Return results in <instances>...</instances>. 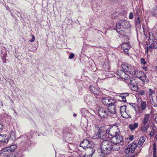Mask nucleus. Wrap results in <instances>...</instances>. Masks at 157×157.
Returning <instances> with one entry per match:
<instances>
[{"mask_svg": "<svg viewBox=\"0 0 157 157\" xmlns=\"http://www.w3.org/2000/svg\"><path fill=\"white\" fill-rule=\"evenodd\" d=\"M111 143L107 140L103 141L101 145V153L104 154H107L109 153L111 149Z\"/></svg>", "mask_w": 157, "mask_h": 157, "instance_id": "f257e3e1", "label": "nucleus"}, {"mask_svg": "<svg viewBox=\"0 0 157 157\" xmlns=\"http://www.w3.org/2000/svg\"><path fill=\"white\" fill-rule=\"evenodd\" d=\"M150 114H145L142 120V123L141 124V130L142 131L146 132L149 128L150 124H149L150 118Z\"/></svg>", "mask_w": 157, "mask_h": 157, "instance_id": "f03ea898", "label": "nucleus"}, {"mask_svg": "<svg viewBox=\"0 0 157 157\" xmlns=\"http://www.w3.org/2000/svg\"><path fill=\"white\" fill-rule=\"evenodd\" d=\"M118 127L117 126H114L107 129V133L112 136L118 135L119 133Z\"/></svg>", "mask_w": 157, "mask_h": 157, "instance_id": "7ed1b4c3", "label": "nucleus"}, {"mask_svg": "<svg viewBox=\"0 0 157 157\" xmlns=\"http://www.w3.org/2000/svg\"><path fill=\"white\" fill-rule=\"evenodd\" d=\"M123 140V138L121 136L117 135L113 136L110 139V141L113 144H119L121 143Z\"/></svg>", "mask_w": 157, "mask_h": 157, "instance_id": "20e7f679", "label": "nucleus"}, {"mask_svg": "<svg viewBox=\"0 0 157 157\" xmlns=\"http://www.w3.org/2000/svg\"><path fill=\"white\" fill-rule=\"evenodd\" d=\"M99 115L101 117L107 118L109 115L105 108L101 107L98 110Z\"/></svg>", "mask_w": 157, "mask_h": 157, "instance_id": "39448f33", "label": "nucleus"}, {"mask_svg": "<svg viewBox=\"0 0 157 157\" xmlns=\"http://www.w3.org/2000/svg\"><path fill=\"white\" fill-rule=\"evenodd\" d=\"M79 146L82 147L84 149H88L91 147V142L87 139H85L82 141L81 142Z\"/></svg>", "mask_w": 157, "mask_h": 157, "instance_id": "423d86ee", "label": "nucleus"}, {"mask_svg": "<svg viewBox=\"0 0 157 157\" xmlns=\"http://www.w3.org/2000/svg\"><path fill=\"white\" fill-rule=\"evenodd\" d=\"M102 102L105 105H111L113 104L114 102L113 100L109 98L104 97L102 100Z\"/></svg>", "mask_w": 157, "mask_h": 157, "instance_id": "0eeeda50", "label": "nucleus"}, {"mask_svg": "<svg viewBox=\"0 0 157 157\" xmlns=\"http://www.w3.org/2000/svg\"><path fill=\"white\" fill-rule=\"evenodd\" d=\"M107 130L106 131L104 130H100L98 137L101 139H106L107 140Z\"/></svg>", "mask_w": 157, "mask_h": 157, "instance_id": "6e6552de", "label": "nucleus"}, {"mask_svg": "<svg viewBox=\"0 0 157 157\" xmlns=\"http://www.w3.org/2000/svg\"><path fill=\"white\" fill-rule=\"evenodd\" d=\"M117 106L113 104L109 105L107 108L109 112L111 114H116L117 113Z\"/></svg>", "mask_w": 157, "mask_h": 157, "instance_id": "1a4fd4ad", "label": "nucleus"}, {"mask_svg": "<svg viewBox=\"0 0 157 157\" xmlns=\"http://www.w3.org/2000/svg\"><path fill=\"white\" fill-rule=\"evenodd\" d=\"M116 29L117 32L120 34L123 35L124 32L123 31V28L122 27L120 21L116 25Z\"/></svg>", "mask_w": 157, "mask_h": 157, "instance_id": "9d476101", "label": "nucleus"}, {"mask_svg": "<svg viewBox=\"0 0 157 157\" xmlns=\"http://www.w3.org/2000/svg\"><path fill=\"white\" fill-rule=\"evenodd\" d=\"M129 81H130V86L131 90L136 91H137L138 89L137 84L134 81L131 80L130 79L129 80Z\"/></svg>", "mask_w": 157, "mask_h": 157, "instance_id": "9b49d317", "label": "nucleus"}, {"mask_svg": "<svg viewBox=\"0 0 157 157\" xmlns=\"http://www.w3.org/2000/svg\"><path fill=\"white\" fill-rule=\"evenodd\" d=\"M0 141L3 144H6L8 141V137L6 134H0Z\"/></svg>", "mask_w": 157, "mask_h": 157, "instance_id": "f8f14e48", "label": "nucleus"}, {"mask_svg": "<svg viewBox=\"0 0 157 157\" xmlns=\"http://www.w3.org/2000/svg\"><path fill=\"white\" fill-rule=\"evenodd\" d=\"M120 21L123 29H127L131 27L130 24L126 20L121 21Z\"/></svg>", "mask_w": 157, "mask_h": 157, "instance_id": "ddd939ff", "label": "nucleus"}, {"mask_svg": "<svg viewBox=\"0 0 157 157\" xmlns=\"http://www.w3.org/2000/svg\"><path fill=\"white\" fill-rule=\"evenodd\" d=\"M95 151V150L93 149L92 147L87 149V151L85 155V157H92Z\"/></svg>", "mask_w": 157, "mask_h": 157, "instance_id": "4468645a", "label": "nucleus"}, {"mask_svg": "<svg viewBox=\"0 0 157 157\" xmlns=\"http://www.w3.org/2000/svg\"><path fill=\"white\" fill-rule=\"evenodd\" d=\"M137 147L136 144L134 142L132 143L131 144H129L127 147L131 152L133 153L134 152L135 149Z\"/></svg>", "mask_w": 157, "mask_h": 157, "instance_id": "2eb2a0df", "label": "nucleus"}, {"mask_svg": "<svg viewBox=\"0 0 157 157\" xmlns=\"http://www.w3.org/2000/svg\"><path fill=\"white\" fill-rule=\"evenodd\" d=\"M138 72L137 69L133 67H132L131 71H129V74L130 75H134L136 77H138Z\"/></svg>", "mask_w": 157, "mask_h": 157, "instance_id": "dca6fc26", "label": "nucleus"}, {"mask_svg": "<svg viewBox=\"0 0 157 157\" xmlns=\"http://www.w3.org/2000/svg\"><path fill=\"white\" fill-rule=\"evenodd\" d=\"M139 78L142 81L144 84L147 83L149 81L146 75L144 73L143 74L142 76H140Z\"/></svg>", "mask_w": 157, "mask_h": 157, "instance_id": "f3484780", "label": "nucleus"}, {"mask_svg": "<svg viewBox=\"0 0 157 157\" xmlns=\"http://www.w3.org/2000/svg\"><path fill=\"white\" fill-rule=\"evenodd\" d=\"M117 144H114L113 145H111V151H118L120 149L119 146Z\"/></svg>", "mask_w": 157, "mask_h": 157, "instance_id": "a211bd4d", "label": "nucleus"}, {"mask_svg": "<svg viewBox=\"0 0 157 157\" xmlns=\"http://www.w3.org/2000/svg\"><path fill=\"white\" fill-rule=\"evenodd\" d=\"M145 140V138L143 136H141L139 141L138 145L139 147H141L144 144Z\"/></svg>", "mask_w": 157, "mask_h": 157, "instance_id": "6ab92c4d", "label": "nucleus"}, {"mask_svg": "<svg viewBox=\"0 0 157 157\" xmlns=\"http://www.w3.org/2000/svg\"><path fill=\"white\" fill-rule=\"evenodd\" d=\"M121 67L123 70L126 72L127 71H128V68L130 67H131V65L125 64H122Z\"/></svg>", "mask_w": 157, "mask_h": 157, "instance_id": "aec40b11", "label": "nucleus"}, {"mask_svg": "<svg viewBox=\"0 0 157 157\" xmlns=\"http://www.w3.org/2000/svg\"><path fill=\"white\" fill-rule=\"evenodd\" d=\"M117 75L120 77L124 78V76L125 73L124 71L121 70H118L117 72Z\"/></svg>", "mask_w": 157, "mask_h": 157, "instance_id": "412c9836", "label": "nucleus"}, {"mask_svg": "<svg viewBox=\"0 0 157 157\" xmlns=\"http://www.w3.org/2000/svg\"><path fill=\"white\" fill-rule=\"evenodd\" d=\"M90 90L92 93L94 94H97L99 93V91L98 89L94 87L90 86Z\"/></svg>", "mask_w": 157, "mask_h": 157, "instance_id": "4be33fe9", "label": "nucleus"}, {"mask_svg": "<svg viewBox=\"0 0 157 157\" xmlns=\"http://www.w3.org/2000/svg\"><path fill=\"white\" fill-rule=\"evenodd\" d=\"M131 47V46L129 42H124L122 43L121 45V48H130Z\"/></svg>", "mask_w": 157, "mask_h": 157, "instance_id": "5701e85b", "label": "nucleus"}, {"mask_svg": "<svg viewBox=\"0 0 157 157\" xmlns=\"http://www.w3.org/2000/svg\"><path fill=\"white\" fill-rule=\"evenodd\" d=\"M138 126V124L137 123H134L133 124H130L129 125V127L131 130H133L136 128Z\"/></svg>", "mask_w": 157, "mask_h": 157, "instance_id": "b1692460", "label": "nucleus"}, {"mask_svg": "<svg viewBox=\"0 0 157 157\" xmlns=\"http://www.w3.org/2000/svg\"><path fill=\"white\" fill-rule=\"evenodd\" d=\"M129 95L128 93H124L120 95V97H121L123 101L125 102L126 101V97Z\"/></svg>", "mask_w": 157, "mask_h": 157, "instance_id": "393cba45", "label": "nucleus"}, {"mask_svg": "<svg viewBox=\"0 0 157 157\" xmlns=\"http://www.w3.org/2000/svg\"><path fill=\"white\" fill-rule=\"evenodd\" d=\"M10 137L13 140H16L15 133L13 131H11L10 134Z\"/></svg>", "mask_w": 157, "mask_h": 157, "instance_id": "a878e982", "label": "nucleus"}, {"mask_svg": "<svg viewBox=\"0 0 157 157\" xmlns=\"http://www.w3.org/2000/svg\"><path fill=\"white\" fill-rule=\"evenodd\" d=\"M151 103L152 105L153 106L155 107L157 106V99H153V98H152L150 99Z\"/></svg>", "mask_w": 157, "mask_h": 157, "instance_id": "bb28decb", "label": "nucleus"}, {"mask_svg": "<svg viewBox=\"0 0 157 157\" xmlns=\"http://www.w3.org/2000/svg\"><path fill=\"white\" fill-rule=\"evenodd\" d=\"M149 95L150 99L153 98L152 95L155 94L154 91L151 89H149L148 90Z\"/></svg>", "mask_w": 157, "mask_h": 157, "instance_id": "cd10ccee", "label": "nucleus"}, {"mask_svg": "<svg viewBox=\"0 0 157 157\" xmlns=\"http://www.w3.org/2000/svg\"><path fill=\"white\" fill-rule=\"evenodd\" d=\"M121 116L124 118H131L130 116L127 114L126 112L121 113Z\"/></svg>", "mask_w": 157, "mask_h": 157, "instance_id": "c85d7f7f", "label": "nucleus"}, {"mask_svg": "<svg viewBox=\"0 0 157 157\" xmlns=\"http://www.w3.org/2000/svg\"><path fill=\"white\" fill-rule=\"evenodd\" d=\"M10 151V147L4 148L1 151V152L3 153L4 152H7Z\"/></svg>", "mask_w": 157, "mask_h": 157, "instance_id": "c756f323", "label": "nucleus"}, {"mask_svg": "<svg viewBox=\"0 0 157 157\" xmlns=\"http://www.w3.org/2000/svg\"><path fill=\"white\" fill-rule=\"evenodd\" d=\"M146 107V103L144 101H142L141 103L140 107L142 110H144Z\"/></svg>", "mask_w": 157, "mask_h": 157, "instance_id": "7c9ffc66", "label": "nucleus"}, {"mask_svg": "<svg viewBox=\"0 0 157 157\" xmlns=\"http://www.w3.org/2000/svg\"><path fill=\"white\" fill-rule=\"evenodd\" d=\"M10 151H14L17 148V146L16 145H13L10 147Z\"/></svg>", "mask_w": 157, "mask_h": 157, "instance_id": "2f4dec72", "label": "nucleus"}, {"mask_svg": "<svg viewBox=\"0 0 157 157\" xmlns=\"http://www.w3.org/2000/svg\"><path fill=\"white\" fill-rule=\"evenodd\" d=\"M126 107L125 105L121 106L120 109V113H122L126 112Z\"/></svg>", "mask_w": 157, "mask_h": 157, "instance_id": "473e14b6", "label": "nucleus"}, {"mask_svg": "<svg viewBox=\"0 0 157 157\" xmlns=\"http://www.w3.org/2000/svg\"><path fill=\"white\" fill-rule=\"evenodd\" d=\"M135 23L136 25H140V21L139 17H138L137 18L135 19Z\"/></svg>", "mask_w": 157, "mask_h": 157, "instance_id": "72a5a7b5", "label": "nucleus"}, {"mask_svg": "<svg viewBox=\"0 0 157 157\" xmlns=\"http://www.w3.org/2000/svg\"><path fill=\"white\" fill-rule=\"evenodd\" d=\"M149 39L150 40H153V36L152 33L151 32L149 33Z\"/></svg>", "mask_w": 157, "mask_h": 157, "instance_id": "f704fd0d", "label": "nucleus"}, {"mask_svg": "<svg viewBox=\"0 0 157 157\" xmlns=\"http://www.w3.org/2000/svg\"><path fill=\"white\" fill-rule=\"evenodd\" d=\"M152 47L155 49L157 48V41L154 42L152 44Z\"/></svg>", "mask_w": 157, "mask_h": 157, "instance_id": "c9c22d12", "label": "nucleus"}, {"mask_svg": "<svg viewBox=\"0 0 157 157\" xmlns=\"http://www.w3.org/2000/svg\"><path fill=\"white\" fill-rule=\"evenodd\" d=\"M138 94L140 95H144L145 94V93L144 91L141 90L138 92Z\"/></svg>", "mask_w": 157, "mask_h": 157, "instance_id": "e433bc0d", "label": "nucleus"}, {"mask_svg": "<svg viewBox=\"0 0 157 157\" xmlns=\"http://www.w3.org/2000/svg\"><path fill=\"white\" fill-rule=\"evenodd\" d=\"M155 143L154 144L153 146V154H156V147L155 146Z\"/></svg>", "mask_w": 157, "mask_h": 157, "instance_id": "4c0bfd02", "label": "nucleus"}, {"mask_svg": "<svg viewBox=\"0 0 157 157\" xmlns=\"http://www.w3.org/2000/svg\"><path fill=\"white\" fill-rule=\"evenodd\" d=\"M141 64L143 65L144 66L145 65L146 63V62L145 61V59H141Z\"/></svg>", "mask_w": 157, "mask_h": 157, "instance_id": "58836bf2", "label": "nucleus"}, {"mask_svg": "<svg viewBox=\"0 0 157 157\" xmlns=\"http://www.w3.org/2000/svg\"><path fill=\"white\" fill-rule=\"evenodd\" d=\"M133 17V13L132 12H131L129 13V18L130 19H132Z\"/></svg>", "mask_w": 157, "mask_h": 157, "instance_id": "ea45409f", "label": "nucleus"}, {"mask_svg": "<svg viewBox=\"0 0 157 157\" xmlns=\"http://www.w3.org/2000/svg\"><path fill=\"white\" fill-rule=\"evenodd\" d=\"M130 48H122L123 50H124V52L126 54H127L128 52V49H129Z\"/></svg>", "mask_w": 157, "mask_h": 157, "instance_id": "a19ab883", "label": "nucleus"}, {"mask_svg": "<svg viewBox=\"0 0 157 157\" xmlns=\"http://www.w3.org/2000/svg\"><path fill=\"white\" fill-rule=\"evenodd\" d=\"M75 54L73 53H71L69 56V58L70 59H71L74 58Z\"/></svg>", "mask_w": 157, "mask_h": 157, "instance_id": "79ce46f5", "label": "nucleus"}, {"mask_svg": "<svg viewBox=\"0 0 157 157\" xmlns=\"http://www.w3.org/2000/svg\"><path fill=\"white\" fill-rule=\"evenodd\" d=\"M152 47L151 46H150L149 47L147 48V52L148 51H149L151 52L152 51Z\"/></svg>", "mask_w": 157, "mask_h": 157, "instance_id": "37998d69", "label": "nucleus"}, {"mask_svg": "<svg viewBox=\"0 0 157 157\" xmlns=\"http://www.w3.org/2000/svg\"><path fill=\"white\" fill-rule=\"evenodd\" d=\"M31 36H32V39L31 40H29V41L30 42H33L34 41L35 39V37H34V36H33V35H32Z\"/></svg>", "mask_w": 157, "mask_h": 157, "instance_id": "c03bdc74", "label": "nucleus"}, {"mask_svg": "<svg viewBox=\"0 0 157 157\" xmlns=\"http://www.w3.org/2000/svg\"><path fill=\"white\" fill-rule=\"evenodd\" d=\"M129 152H130V151H129V149H128V147H127L124 150V152L126 154L128 153Z\"/></svg>", "mask_w": 157, "mask_h": 157, "instance_id": "a18cd8bd", "label": "nucleus"}, {"mask_svg": "<svg viewBox=\"0 0 157 157\" xmlns=\"http://www.w3.org/2000/svg\"><path fill=\"white\" fill-rule=\"evenodd\" d=\"M154 134V132L152 131L150 132V137H152Z\"/></svg>", "mask_w": 157, "mask_h": 157, "instance_id": "49530a36", "label": "nucleus"}, {"mask_svg": "<svg viewBox=\"0 0 157 157\" xmlns=\"http://www.w3.org/2000/svg\"><path fill=\"white\" fill-rule=\"evenodd\" d=\"M3 128V126L2 125L0 124V132L2 131Z\"/></svg>", "mask_w": 157, "mask_h": 157, "instance_id": "de8ad7c7", "label": "nucleus"}, {"mask_svg": "<svg viewBox=\"0 0 157 157\" xmlns=\"http://www.w3.org/2000/svg\"><path fill=\"white\" fill-rule=\"evenodd\" d=\"M134 139V137L133 136H131L130 137H129V140H133Z\"/></svg>", "mask_w": 157, "mask_h": 157, "instance_id": "09e8293b", "label": "nucleus"}, {"mask_svg": "<svg viewBox=\"0 0 157 157\" xmlns=\"http://www.w3.org/2000/svg\"><path fill=\"white\" fill-rule=\"evenodd\" d=\"M132 66H131V67H130V68H128V71H126V72H128V73H129V71H131V68H132Z\"/></svg>", "mask_w": 157, "mask_h": 157, "instance_id": "8fccbe9b", "label": "nucleus"}, {"mask_svg": "<svg viewBox=\"0 0 157 157\" xmlns=\"http://www.w3.org/2000/svg\"><path fill=\"white\" fill-rule=\"evenodd\" d=\"M155 121L156 123L157 124V115L155 117Z\"/></svg>", "mask_w": 157, "mask_h": 157, "instance_id": "3c124183", "label": "nucleus"}, {"mask_svg": "<svg viewBox=\"0 0 157 157\" xmlns=\"http://www.w3.org/2000/svg\"><path fill=\"white\" fill-rule=\"evenodd\" d=\"M143 69L145 71H146L147 70V67H143Z\"/></svg>", "mask_w": 157, "mask_h": 157, "instance_id": "603ef678", "label": "nucleus"}, {"mask_svg": "<svg viewBox=\"0 0 157 157\" xmlns=\"http://www.w3.org/2000/svg\"><path fill=\"white\" fill-rule=\"evenodd\" d=\"M95 157H103L99 155H96Z\"/></svg>", "mask_w": 157, "mask_h": 157, "instance_id": "864d4df0", "label": "nucleus"}, {"mask_svg": "<svg viewBox=\"0 0 157 157\" xmlns=\"http://www.w3.org/2000/svg\"><path fill=\"white\" fill-rule=\"evenodd\" d=\"M153 157H157V156L156 155V154H153Z\"/></svg>", "mask_w": 157, "mask_h": 157, "instance_id": "5fc2aeb1", "label": "nucleus"}, {"mask_svg": "<svg viewBox=\"0 0 157 157\" xmlns=\"http://www.w3.org/2000/svg\"><path fill=\"white\" fill-rule=\"evenodd\" d=\"M73 116L74 117H76V115L75 113H74L73 114Z\"/></svg>", "mask_w": 157, "mask_h": 157, "instance_id": "6e6d98bb", "label": "nucleus"}, {"mask_svg": "<svg viewBox=\"0 0 157 157\" xmlns=\"http://www.w3.org/2000/svg\"><path fill=\"white\" fill-rule=\"evenodd\" d=\"M92 119H93L94 120L95 119V118L94 117H92Z\"/></svg>", "mask_w": 157, "mask_h": 157, "instance_id": "4d7b16f0", "label": "nucleus"}, {"mask_svg": "<svg viewBox=\"0 0 157 157\" xmlns=\"http://www.w3.org/2000/svg\"><path fill=\"white\" fill-rule=\"evenodd\" d=\"M126 40H129V38H127V39H126Z\"/></svg>", "mask_w": 157, "mask_h": 157, "instance_id": "13d9d810", "label": "nucleus"}, {"mask_svg": "<svg viewBox=\"0 0 157 157\" xmlns=\"http://www.w3.org/2000/svg\"><path fill=\"white\" fill-rule=\"evenodd\" d=\"M96 136L95 137H96V138L98 137V135L97 134H96Z\"/></svg>", "mask_w": 157, "mask_h": 157, "instance_id": "bf43d9fd", "label": "nucleus"}, {"mask_svg": "<svg viewBox=\"0 0 157 157\" xmlns=\"http://www.w3.org/2000/svg\"><path fill=\"white\" fill-rule=\"evenodd\" d=\"M134 156H135L134 155H133L131 157H134Z\"/></svg>", "mask_w": 157, "mask_h": 157, "instance_id": "052dcab7", "label": "nucleus"}, {"mask_svg": "<svg viewBox=\"0 0 157 157\" xmlns=\"http://www.w3.org/2000/svg\"><path fill=\"white\" fill-rule=\"evenodd\" d=\"M93 121H92V122H94H94Z\"/></svg>", "mask_w": 157, "mask_h": 157, "instance_id": "680f3d73", "label": "nucleus"}, {"mask_svg": "<svg viewBox=\"0 0 157 157\" xmlns=\"http://www.w3.org/2000/svg\"><path fill=\"white\" fill-rule=\"evenodd\" d=\"M156 69H157V66L156 67Z\"/></svg>", "mask_w": 157, "mask_h": 157, "instance_id": "e2e57ef3", "label": "nucleus"}, {"mask_svg": "<svg viewBox=\"0 0 157 157\" xmlns=\"http://www.w3.org/2000/svg\"><path fill=\"white\" fill-rule=\"evenodd\" d=\"M141 59H144L143 58H142Z\"/></svg>", "mask_w": 157, "mask_h": 157, "instance_id": "0e129e2a", "label": "nucleus"}, {"mask_svg": "<svg viewBox=\"0 0 157 157\" xmlns=\"http://www.w3.org/2000/svg\"><path fill=\"white\" fill-rule=\"evenodd\" d=\"M83 110V109H82V110H81V111H82V110Z\"/></svg>", "mask_w": 157, "mask_h": 157, "instance_id": "69168bd1", "label": "nucleus"}]
</instances>
